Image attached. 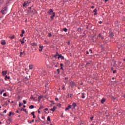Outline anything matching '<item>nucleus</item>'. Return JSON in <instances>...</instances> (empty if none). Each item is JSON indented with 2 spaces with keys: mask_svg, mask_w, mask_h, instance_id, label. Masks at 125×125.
Wrapping results in <instances>:
<instances>
[{
  "mask_svg": "<svg viewBox=\"0 0 125 125\" xmlns=\"http://www.w3.org/2000/svg\"><path fill=\"white\" fill-rule=\"evenodd\" d=\"M72 106L73 108H76V106H77V104H76V103H73L72 104Z\"/></svg>",
  "mask_w": 125,
  "mask_h": 125,
  "instance_id": "obj_20",
  "label": "nucleus"
},
{
  "mask_svg": "<svg viewBox=\"0 0 125 125\" xmlns=\"http://www.w3.org/2000/svg\"><path fill=\"white\" fill-rule=\"evenodd\" d=\"M6 44V42H5V41L2 40L1 42V44H2V45H4Z\"/></svg>",
  "mask_w": 125,
  "mask_h": 125,
  "instance_id": "obj_9",
  "label": "nucleus"
},
{
  "mask_svg": "<svg viewBox=\"0 0 125 125\" xmlns=\"http://www.w3.org/2000/svg\"><path fill=\"white\" fill-rule=\"evenodd\" d=\"M23 54H25V53H24V52H21L20 54V57H22V55H23Z\"/></svg>",
  "mask_w": 125,
  "mask_h": 125,
  "instance_id": "obj_21",
  "label": "nucleus"
},
{
  "mask_svg": "<svg viewBox=\"0 0 125 125\" xmlns=\"http://www.w3.org/2000/svg\"><path fill=\"white\" fill-rule=\"evenodd\" d=\"M21 34H25V30H21Z\"/></svg>",
  "mask_w": 125,
  "mask_h": 125,
  "instance_id": "obj_41",
  "label": "nucleus"
},
{
  "mask_svg": "<svg viewBox=\"0 0 125 125\" xmlns=\"http://www.w3.org/2000/svg\"><path fill=\"white\" fill-rule=\"evenodd\" d=\"M55 100H56V101H58V98H55Z\"/></svg>",
  "mask_w": 125,
  "mask_h": 125,
  "instance_id": "obj_63",
  "label": "nucleus"
},
{
  "mask_svg": "<svg viewBox=\"0 0 125 125\" xmlns=\"http://www.w3.org/2000/svg\"><path fill=\"white\" fill-rule=\"evenodd\" d=\"M71 108H72V105H68L65 109V111H68L69 110H70V109H71Z\"/></svg>",
  "mask_w": 125,
  "mask_h": 125,
  "instance_id": "obj_6",
  "label": "nucleus"
},
{
  "mask_svg": "<svg viewBox=\"0 0 125 125\" xmlns=\"http://www.w3.org/2000/svg\"><path fill=\"white\" fill-rule=\"evenodd\" d=\"M51 103H52L53 104H54V101H51Z\"/></svg>",
  "mask_w": 125,
  "mask_h": 125,
  "instance_id": "obj_60",
  "label": "nucleus"
},
{
  "mask_svg": "<svg viewBox=\"0 0 125 125\" xmlns=\"http://www.w3.org/2000/svg\"><path fill=\"white\" fill-rule=\"evenodd\" d=\"M23 5L24 7L26 6V5H27V2H24L23 3Z\"/></svg>",
  "mask_w": 125,
  "mask_h": 125,
  "instance_id": "obj_35",
  "label": "nucleus"
},
{
  "mask_svg": "<svg viewBox=\"0 0 125 125\" xmlns=\"http://www.w3.org/2000/svg\"><path fill=\"white\" fill-rule=\"evenodd\" d=\"M73 96V94H69V97H72Z\"/></svg>",
  "mask_w": 125,
  "mask_h": 125,
  "instance_id": "obj_49",
  "label": "nucleus"
},
{
  "mask_svg": "<svg viewBox=\"0 0 125 125\" xmlns=\"http://www.w3.org/2000/svg\"><path fill=\"white\" fill-rule=\"evenodd\" d=\"M12 115V116H14V115H15V113L14 112H10L9 113L8 116H9V117H11Z\"/></svg>",
  "mask_w": 125,
  "mask_h": 125,
  "instance_id": "obj_8",
  "label": "nucleus"
},
{
  "mask_svg": "<svg viewBox=\"0 0 125 125\" xmlns=\"http://www.w3.org/2000/svg\"><path fill=\"white\" fill-rule=\"evenodd\" d=\"M23 82L24 83H29V79L28 78V77H25L24 79H23Z\"/></svg>",
  "mask_w": 125,
  "mask_h": 125,
  "instance_id": "obj_3",
  "label": "nucleus"
},
{
  "mask_svg": "<svg viewBox=\"0 0 125 125\" xmlns=\"http://www.w3.org/2000/svg\"><path fill=\"white\" fill-rule=\"evenodd\" d=\"M6 113V109L4 110L3 111V114H5Z\"/></svg>",
  "mask_w": 125,
  "mask_h": 125,
  "instance_id": "obj_48",
  "label": "nucleus"
},
{
  "mask_svg": "<svg viewBox=\"0 0 125 125\" xmlns=\"http://www.w3.org/2000/svg\"><path fill=\"white\" fill-rule=\"evenodd\" d=\"M23 104H26V103H27V102H26L25 100H23Z\"/></svg>",
  "mask_w": 125,
  "mask_h": 125,
  "instance_id": "obj_51",
  "label": "nucleus"
},
{
  "mask_svg": "<svg viewBox=\"0 0 125 125\" xmlns=\"http://www.w3.org/2000/svg\"><path fill=\"white\" fill-rule=\"evenodd\" d=\"M10 79V77H8L7 75L5 76V81H7V80H9Z\"/></svg>",
  "mask_w": 125,
  "mask_h": 125,
  "instance_id": "obj_18",
  "label": "nucleus"
},
{
  "mask_svg": "<svg viewBox=\"0 0 125 125\" xmlns=\"http://www.w3.org/2000/svg\"><path fill=\"white\" fill-rule=\"evenodd\" d=\"M58 59H60V58H61V59L64 60V56H62V54L60 55L59 54V56H58Z\"/></svg>",
  "mask_w": 125,
  "mask_h": 125,
  "instance_id": "obj_7",
  "label": "nucleus"
},
{
  "mask_svg": "<svg viewBox=\"0 0 125 125\" xmlns=\"http://www.w3.org/2000/svg\"><path fill=\"white\" fill-rule=\"evenodd\" d=\"M31 45L32 46H37V43L36 42H33V43H31Z\"/></svg>",
  "mask_w": 125,
  "mask_h": 125,
  "instance_id": "obj_14",
  "label": "nucleus"
},
{
  "mask_svg": "<svg viewBox=\"0 0 125 125\" xmlns=\"http://www.w3.org/2000/svg\"><path fill=\"white\" fill-rule=\"evenodd\" d=\"M22 105H23V103L21 104V103L20 102L19 106V107H21V106H22Z\"/></svg>",
  "mask_w": 125,
  "mask_h": 125,
  "instance_id": "obj_39",
  "label": "nucleus"
},
{
  "mask_svg": "<svg viewBox=\"0 0 125 125\" xmlns=\"http://www.w3.org/2000/svg\"><path fill=\"white\" fill-rule=\"evenodd\" d=\"M2 74L3 76H5V75H6V74H7V71H3L2 72Z\"/></svg>",
  "mask_w": 125,
  "mask_h": 125,
  "instance_id": "obj_13",
  "label": "nucleus"
},
{
  "mask_svg": "<svg viewBox=\"0 0 125 125\" xmlns=\"http://www.w3.org/2000/svg\"><path fill=\"white\" fill-rule=\"evenodd\" d=\"M47 120L48 121V122H50L51 121L50 120V116L47 117Z\"/></svg>",
  "mask_w": 125,
  "mask_h": 125,
  "instance_id": "obj_25",
  "label": "nucleus"
},
{
  "mask_svg": "<svg viewBox=\"0 0 125 125\" xmlns=\"http://www.w3.org/2000/svg\"><path fill=\"white\" fill-rule=\"evenodd\" d=\"M56 109V106H53V108L50 109V111H52L53 112H54Z\"/></svg>",
  "mask_w": 125,
  "mask_h": 125,
  "instance_id": "obj_16",
  "label": "nucleus"
},
{
  "mask_svg": "<svg viewBox=\"0 0 125 125\" xmlns=\"http://www.w3.org/2000/svg\"><path fill=\"white\" fill-rule=\"evenodd\" d=\"M64 66V64L63 63H61V67H63Z\"/></svg>",
  "mask_w": 125,
  "mask_h": 125,
  "instance_id": "obj_55",
  "label": "nucleus"
},
{
  "mask_svg": "<svg viewBox=\"0 0 125 125\" xmlns=\"http://www.w3.org/2000/svg\"><path fill=\"white\" fill-rule=\"evenodd\" d=\"M27 111V109H26L25 108L23 109V112H26Z\"/></svg>",
  "mask_w": 125,
  "mask_h": 125,
  "instance_id": "obj_53",
  "label": "nucleus"
},
{
  "mask_svg": "<svg viewBox=\"0 0 125 125\" xmlns=\"http://www.w3.org/2000/svg\"><path fill=\"white\" fill-rule=\"evenodd\" d=\"M15 36L14 35H13L12 36H10L9 38L11 39V40H12L13 39H14Z\"/></svg>",
  "mask_w": 125,
  "mask_h": 125,
  "instance_id": "obj_27",
  "label": "nucleus"
},
{
  "mask_svg": "<svg viewBox=\"0 0 125 125\" xmlns=\"http://www.w3.org/2000/svg\"><path fill=\"white\" fill-rule=\"evenodd\" d=\"M31 99H33V100H35L36 97L31 96Z\"/></svg>",
  "mask_w": 125,
  "mask_h": 125,
  "instance_id": "obj_33",
  "label": "nucleus"
},
{
  "mask_svg": "<svg viewBox=\"0 0 125 125\" xmlns=\"http://www.w3.org/2000/svg\"><path fill=\"white\" fill-rule=\"evenodd\" d=\"M63 31H64V32H67L68 31V29L66 28H64L63 29Z\"/></svg>",
  "mask_w": 125,
  "mask_h": 125,
  "instance_id": "obj_28",
  "label": "nucleus"
},
{
  "mask_svg": "<svg viewBox=\"0 0 125 125\" xmlns=\"http://www.w3.org/2000/svg\"><path fill=\"white\" fill-rule=\"evenodd\" d=\"M39 48H40L39 49V51H42V48H43V46H42V45H40Z\"/></svg>",
  "mask_w": 125,
  "mask_h": 125,
  "instance_id": "obj_12",
  "label": "nucleus"
},
{
  "mask_svg": "<svg viewBox=\"0 0 125 125\" xmlns=\"http://www.w3.org/2000/svg\"><path fill=\"white\" fill-rule=\"evenodd\" d=\"M93 12H95V13L94 14V15H97V9H95L93 10Z\"/></svg>",
  "mask_w": 125,
  "mask_h": 125,
  "instance_id": "obj_17",
  "label": "nucleus"
},
{
  "mask_svg": "<svg viewBox=\"0 0 125 125\" xmlns=\"http://www.w3.org/2000/svg\"><path fill=\"white\" fill-rule=\"evenodd\" d=\"M109 38H110V39H113V38H114V33H113L112 31H110L109 32Z\"/></svg>",
  "mask_w": 125,
  "mask_h": 125,
  "instance_id": "obj_5",
  "label": "nucleus"
},
{
  "mask_svg": "<svg viewBox=\"0 0 125 125\" xmlns=\"http://www.w3.org/2000/svg\"><path fill=\"white\" fill-rule=\"evenodd\" d=\"M20 41L21 42L22 44H23V43H25V42H24V41H22L21 39Z\"/></svg>",
  "mask_w": 125,
  "mask_h": 125,
  "instance_id": "obj_31",
  "label": "nucleus"
},
{
  "mask_svg": "<svg viewBox=\"0 0 125 125\" xmlns=\"http://www.w3.org/2000/svg\"><path fill=\"white\" fill-rule=\"evenodd\" d=\"M7 121H8L9 122H10V123H11V122H12V120L11 119H10V118L8 119Z\"/></svg>",
  "mask_w": 125,
  "mask_h": 125,
  "instance_id": "obj_37",
  "label": "nucleus"
},
{
  "mask_svg": "<svg viewBox=\"0 0 125 125\" xmlns=\"http://www.w3.org/2000/svg\"><path fill=\"white\" fill-rule=\"evenodd\" d=\"M48 14L49 15H52L50 17L51 20H53L54 17H55V13L53 12V10L52 9H50L49 11L47 12Z\"/></svg>",
  "mask_w": 125,
  "mask_h": 125,
  "instance_id": "obj_1",
  "label": "nucleus"
},
{
  "mask_svg": "<svg viewBox=\"0 0 125 125\" xmlns=\"http://www.w3.org/2000/svg\"><path fill=\"white\" fill-rule=\"evenodd\" d=\"M105 101H106V99L103 98V99H102L101 102V103H102V104H103V103H104V102Z\"/></svg>",
  "mask_w": 125,
  "mask_h": 125,
  "instance_id": "obj_19",
  "label": "nucleus"
},
{
  "mask_svg": "<svg viewBox=\"0 0 125 125\" xmlns=\"http://www.w3.org/2000/svg\"><path fill=\"white\" fill-rule=\"evenodd\" d=\"M86 54H89V52H88V51H86Z\"/></svg>",
  "mask_w": 125,
  "mask_h": 125,
  "instance_id": "obj_58",
  "label": "nucleus"
},
{
  "mask_svg": "<svg viewBox=\"0 0 125 125\" xmlns=\"http://www.w3.org/2000/svg\"><path fill=\"white\" fill-rule=\"evenodd\" d=\"M70 62H69V61H66L65 62V64H66V65H69V63Z\"/></svg>",
  "mask_w": 125,
  "mask_h": 125,
  "instance_id": "obj_32",
  "label": "nucleus"
},
{
  "mask_svg": "<svg viewBox=\"0 0 125 125\" xmlns=\"http://www.w3.org/2000/svg\"><path fill=\"white\" fill-rule=\"evenodd\" d=\"M35 108V106L32 105L29 106V109H34Z\"/></svg>",
  "mask_w": 125,
  "mask_h": 125,
  "instance_id": "obj_24",
  "label": "nucleus"
},
{
  "mask_svg": "<svg viewBox=\"0 0 125 125\" xmlns=\"http://www.w3.org/2000/svg\"><path fill=\"white\" fill-rule=\"evenodd\" d=\"M99 24H102V21H99Z\"/></svg>",
  "mask_w": 125,
  "mask_h": 125,
  "instance_id": "obj_59",
  "label": "nucleus"
},
{
  "mask_svg": "<svg viewBox=\"0 0 125 125\" xmlns=\"http://www.w3.org/2000/svg\"><path fill=\"white\" fill-rule=\"evenodd\" d=\"M3 2V0H0V4H1Z\"/></svg>",
  "mask_w": 125,
  "mask_h": 125,
  "instance_id": "obj_45",
  "label": "nucleus"
},
{
  "mask_svg": "<svg viewBox=\"0 0 125 125\" xmlns=\"http://www.w3.org/2000/svg\"><path fill=\"white\" fill-rule=\"evenodd\" d=\"M3 95L4 97L7 96V95H6V93H4Z\"/></svg>",
  "mask_w": 125,
  "mask_h": 125,
  "instance_id": "obj_47",
  "label": "nucleus"
},
{
  "mask_svg": "<svg viewBox=\"0 0 125 125\" xmlns=\"http://www.w3.org/2000/svg\"><path fill=\"white\" fill-rule=\"evenodd\" d=\"M113 74H116V73H117V70H113Z\"/></svg>",
  "mask_w": 125,
  "mask_h": 125,
  "instance_id": "obj_46",
  "label": "nucleus"
},
{
  "mask_svg": "<svg viewBox=\"0 0 125 125\" xmlns=\"http://www.w3.org/2000/svg\"><path fill=\"white\" fill-rule=\"evenodd\" d=\"M23 34L22 33H21V37H23Z\"/></svg>",
  "mask_w": 125,
  "mask_h": 125,
  "instance_id": "obj_64",
  "label": "nucleus"
},
{
  "mask_svg": "<svg viewBox=\"0 0 125 125\" xmlns=\"http://www.w3.org/2000/svg\"><path fill=\"white\" fill-rule=\"evenodd\" d=\"M101 48H102V50H104L105 49H104V46H103V45H101Z\"/></svg>",
  "mask_w": 125,
  "mask_h": 125,
  "instance_id": "obj_40",
  "label": "nucleus"
},
{
  "mask_svg": "<svg viewBox=\"0 0 125 125\" xmlns=\"http://www.w3.org/2000/svg\"><path fill=\"white\" fill-rule=\"evenodd\" d=\"M31 115H32V116L35 115V112H32L31 113Z\"/></svg>",
  "mask_w": 125,
  "mask_h": 125,
  "instance_id": "obj_44",
  "label": "nucleus"
},
{
  "mask_svg": "<svg viewBox=\"0 0 125 125\" xmlns=\"http://www.w3.org/2000/svg\"><path fill=\"white\" fill-rule=\"evenodd\" d=\"M29 70H32L34 68V65L33 64H30L29 66Z\"/></svg>",
  "mask_w": 125,
  "mask_h": 125,
  "instance_id": "obj_15",
  "label": "nucleus"
},
{
  "mask_svg": "<svg viewBox=\"0 0 125 125\" xmlns=\"http://www.w3.org/2000/svg\"><path fill=\"white\" fill-rule=\"evenodd\" d=\"M42 96H40L38 97V101L40 102V101H41V99H42Z\"/></svg>",
  "mask_w": 125,
  "mask_h": 125,
  "instance_id": "obj_22",
  "label": "nucleus"
},
{
  "mask_svg": "<svg viewBox=\"0 0 125 125\" xmlns=\"http://www.w3.org/2000/svg\"><path fill=\"white\" fill-rule=\"evenodd\" d=\"M40 109H38V114H41V111H40Z\"/></svg>",
  "mask_w": 125,
  "mask_h": 125,
  "instance_id": "obj_56",
  "label": "nucleus"
},
{
  "mask_svg": "<svg viewBox=\"0 0 125 125\" xmlns=\"http://www.w3.org/2000/svg\"><path fill=\"white\" fill-rule=\"evenodd\" d=\"M44 107H43V106H42V105H40V108H39V110H41V109H43Z\"/></svg>",
  "mask_w": 125,
  "mask_h": 125,
  "instance_id": "obj_26",
  "label": "nucleus"
},
{
  "mask_svg": "<svg viewBox=\"0 0 125 125\" xmlns=\"http://www.w3.org/2000/svg\"><path fill=\"white\" fill-rule=\"evenodd\" d=\"M70 83L71 87L72 88L74 87V86H77V85L75 83V82H74L73 81L71 82Z\"/></svg>",
  "mask_w": 125,
  "mask_h": 125,
  "instance_id": "obj_4",
  "label": "nucleus"
},
{
  "mask_svg": "<svg viewBox=\"0 0 125 125\" xmlns=\"http://www.w3.org/2000/svg\"><path fill=\"white\" fill-rule=\"evenodd\" d=\"M59 54L58 53V52H57L56 55H53V57H54V58H56L57 56H59Z\"/></svg>",
  "mask_w": 125,
  "mask_h": 125,
  "instance_id": "obj_10",
  "label": "nucleus"
},
{
  "mask_svg": "<svg viewBox=\"0 0 125 125\" xmlns=\"http://www.w3.org/2000/svg\"><path fill=\"white\" fill-rule=\"evenodd\" d=\"M67 44H68V45H70V44H71V42H67Z\"/></svg>",
  "mask_w": 125,
  "mask_h": 125,
  "instance_id": "obj_54",
  "label": "nucleus"
},
{
  "mask_svg": "<svg viewBox=\"0 0 125 125\" xmlns=\"http://www.w3.org/2000/svg\"><path fill=\"white\" fill-rule=\"evenodd\" d=\"M84 94H85L84 93H82V98H83V99H84L85 98V97L84 96Z\"/></svg>",
  "mask_w": 125,
  "mask_h": 125,
  "instance_id": "obj_23",
  "label": "nucleus"
},
{
  "mask_svg": "<svg viewBox=\"0 0 125 125\" xmlns=\"http://www.w3.org/2000/svg\"><path fill=\"white\" fill-rule=\"evenodd\" d=\"M89 65H90V63L89 62H87L85 65V67H88Z\"/></svg>",
  "mask_w": 125,
  "mask_h": 125,
  "instance_id": "obj_29",
  "label": "nucleus"
},
{
  "mask_svg": "<svg viewBox=\"0 0 125 125\" xmlns=\"http://www.w3.org/2000/svg\"><path fill=\"white\" fill-rule=\"evenodd\" d=\"M57 106H58V107H59V108H61V104H58Z\"/></svg>",
  "mask_w": 125,
  "mask_h": 125,
  "instance_id": "obj_30",
  "label": "nucleus"
},
{
  "mask_svg": "<svg viewBox=\"0 0 125 125\" xmlns=\"http://www.w3.org/2000/svg\"><path fill=\"white\" fill-rule=\"evenodd\" d=\"M24 108L23 107L21 108V111H23Z\"/></svg>",
  "mask_w": 125,
  "mask_h": 125,
  "instance_id": "obj_62",
  "label": "nucleus"
},
{
  "mask_svg": "<svg viewBox=\"0 0 125 125\" xmlns=\"http://www.w3.org/2000/svg\"><path fill=\"white\" fill-rule=\"evenodd\" d=\"M116 63H117V62L116 61H113V64L112 65H113V67H117V65Z\"/></svg>",
  "mask_w": 125,
  "mask_h": 125,
  "instance_id": "obj_11",
  "label": "nucleus"
},
{
  "mask_svg": "<svg viewBox=\"0 0 125 125\" xmlns=\"http://www.w3.org/2000/svg\"><path fill=\"white\" fill-rule=\"evenodd\" d=\"M48 36L49 38H50V37H52V35H51V33H49Z\"/></svg>",
  "mask_w": 125,
  "mask_h": 125,
  "instance_id": "obj_43",
  "label": "nucleus"
},
{
  "mask_svg": "<svg viewBox=\"0 0 125 125\" xmlns=\"http://www.w3.org/2000/svg\"><path fill=\"white\" fill-rule=\"evenodd\" d=\"M4 105H5V106H7V105H8V103H7V102H5Z\"/></svg>",
  "mask_w": 125,
  "mask_h": 125,
  "instance_id": "obj_38",
  "label": "nucleus"
},
{
  "mask_svg": "<svg viewBox=\"0 0 125 125\" xmlns=\"http://www.w3.org/2000/svg\"><path fill=\"white\" fill-rule=\"evenodd\" d=\"M67 98H69L70 97V94H68V95L66 96Z\"/></svg>",
  "mask_w": 125,
  "mask_h": 125,
  "instance_id": "obj_52",
  "label": "nucleus"
},
{
  "mask_svg": "<svg viewBox=\"0 0 125 125\" xmlns=\"http://www.w3.org/2000/svg\"><path fill=\"white\" fill-rule=\"evenodd\" d=\"M121 114H122V112L119 111V112H117V115H118L120 116V115H121Z\"/></svg>",
  "mask_w": 125,
  "mask_h": 125,
  "instance_id": "obj_36",
  "label": "nucleus"
},
{
  "mask_svg": "<svg viewBox=\"0 0 125 125\" xmlns=\"http://www.w3.org/2000/svg\"><path fill=\"white\" fill-rule=\"evenodd\" d=\"M7 9H8V8H7V7H4L2 9L1 11V13L3 15L6 14V13H7Z\"/></svg>",
  "mask_w": 125,
  "mask_h": 125,
  "instance_id": "obj_2",
  "label": "nucleus"
},
{
  "mask_svg": "<svg viewBox=\"0 0 125 125\" xmlns=\"http://www.w3.org/2000/svg\"><path fill=\"white\" fill-rule=\"evenodd\" d=\"M34 122H35V120L33 119V120H32L31 121V123H34Z\"/></svg>",
  "mask_w": 125,
  "mask_h": 125,
  "instance_id": "obj_61",
  "label": "nucleus"
},
{
  "mask_svg": "<svg viewBox=\"0 0 125 125\" xmlns=\"http://www.w3.org/2000/svg\"><path fill=\"white\" fill-rule=\"evenodd\" d=\"M57 72H58V74H60V69H57Z\"/></svg>",
  "mask_w": 125,
  "mask_h": 125,
  "instance_id": "obj_34",
  "label": "nucleus"
},
{
  "mask_svg": "<svg viewBox=\"0 0 125 125\" xmlns=\"http://www.w3.org/2000/svg\"><path fill=\"white\" fill-rule=\"evenodd\" d=\"M89 51L91 52V53H92V50H91V49H89Z\"/></svg>",
  "mask_w": 125,
  "mask_h": 125,
  "instance_id": "obj_57",
  "label": "nucleus"
},
{
  "mask_svg": "<svg viewBox=\"0 0 125 125\" xmlns=\"http://www.w3.org/2000/svg\"><path fill=\"white\" fill-rule=\"evenodd\" d=\"M94 118V116H92L91 118H90V120L91 121H93V119Z\"/></svg>",
  "mask_w": 125,
  "mask_h": 125,
  "instance_id": "obj_42",
  "label": "nucleus"
},
{
  "mask_svg": "<svg viewBox=\"0 0 125 125\" xmlns=\"http://www.w3.org/2000/svg\"><path fill=\"white\" fill-rule=\"evenodd\" d=\"M28 123L29 124H32V122H31V120H28Z\"/></svg>",
  "mask_w": 125,
  "mask_h": 125,
  "instance_id": "obj_50",
  "label": "nucleus"
}]
</instances>
